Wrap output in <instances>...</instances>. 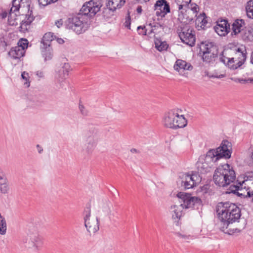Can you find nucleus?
<instances>
[{
	"instance_id": "obj_1",
	"label": "nucleus",
	"mask_w": 253,
	"mask_h": 253,
	"mask_svg": "<svg viewBox=\"0 0 253 253\" xmlns=\"http://www.w3.org/2000/svg\"><path fill=\"white\" fill-rule=\"evenodd\" d=\"M216 212L220 221V230L229 235L235 233L238 229H232L229 226L233 223L239 221L241 216V209L234 203L220 202L217 206Z\"/></svg>"
},
{
	"instance_id": "obj_2",
	"label": "nucleus",
	"mask_w": 253,
	"mask_h": 253,
	"mask_svg": "<svg viewBox=\"0 0 253 253\" xmlns=\"http://www.w3.org/2000/svg\"><path fill=\"white\" fill-rule=\"evenodd\" d=\"M176 196L181 200L180 202H183V203L179 206L175 205L171 206L170 212L175 225H178L179 220L181 217L183 208L199 210L202 205V202L200 198L192 196L190 194L182 192H178Z\"/></svg>"
},
{
	"instance_id": "obj_3",
	"label": "nucleus",
	"mask_w": 253,
	"mask_h": 253,
	"mask_svg": "<svg viewBox=\"0 0 253 253\" xmlns=\"http://www.w3.org/2000/svg\"><path fill=\"white\" fill-rule=\"evenodd\" d=\"M31 0H12V7L10 13L14 12L21 9L22 12H27L25 19L20 23V28L22 31H27L28 27L34 20L33 15V7H31Z\"/></svg>"
},
{
	"instance_id": "obj_4",
	"label": "nucleus",
	"mask_w": 253,
	"mask_h": 253,
	"mask_svg": "<svg viewBox=\"0 0 253 253\" xmlns=\"http://www.w3.org/2000/svg\"><path fill=\"white\" fill-rule=\"evenodd\" d=\"M231 143L227 140H223L218 148L210 149L207 152L205 161L214 163L222 158L228 159L231 158Z\"/></svg>"
},
{
	"instance_id": "obj_5",
	"label": "nucleus",
	"mask_w": 253,
	"mask_h": 253,
	"mask_svg": "<svg viewBox=\"0 0 253 253\" xmlns=\"http://www.w3.org/2000/svg\"><path fill=\"white\" fill-rule=\"evenodd\" d=\"M43 238L40 234L37 228L30 227L27 236L22 239L21 243L25 248L38 252L43 247Z\"/></svg>"
},
{
	"instance_id": "obj_6",
	"label": "nucleus",
	"mask_w": 253,
	"mask_h": 253,
	"mask_svg": "<svg viewBox=\"0 0 253 253\" xmlns=\"http://www.w3.org/2000/svg\"><path fill=\"white\" fill-rule=\"evenodd\" d=\"M247 58L246 47H238L235 49V56L226 57L222 54L219 61L231 70H235L240 68L245 62Z\"/></svg>"
},
{
	"instance_id": "obj_7",
	"label": "nucleus",
	"mask_w": 253,
	"mask_h": 253,
	"mask_svg": "<svg viewBox=\"0 0 253 253\" xmlns=\"http://www.w3.org/2000/svg\"><path fill=\"white\" fill-rule=\"evenodd\" d=\"M83 16L80 12L78 16L69 18L67 28L72 30L78 35L84 33L89 27L90 23L87 19H84Z\"/></svg>"
},
{
	"instance_id": "obj_8",
	"label": "nucleus",
	"mask_w": 253,
	"mask_h": 253,
	"mask_svg": "<svg viewBox=\"0 0 253 253\" xmlns=\"http://www.w3.org/2000/svg\"><path fill=\"white\" fill-rule=\"evenodd\" d=\"M177 32L182 42L190 46L195 45L196 42L195 31L191 28L189 25L181 24L178 26Z\"/></svg>"
},
{
	"instance_id": "obj_9",
	"label": "nucleus",
	"mask_w": 253,
	"mask_h": 253,
	"mask_svg": "<svg viewBox=\"0 0 253 253\" xmlns=\"http://www.w3.org/2000/svg\"><path fill=\"white\" fill-rule=\"evenodd\" d=\"M102 6L101 0H90L84 4L80 12L84 16L90 18L94 17L98 12H100Z\"/></svg>"
},
{
	"instance_id": "obj_10",
	"label": "nucleus",
	"mask_w": 253,
	"mask_h": 253,
	"mask_svg": "<svg viewBox=\"0 0 253 253\" xmlns=\"http://www.w3.org/2000/svg\"><path fill=\"white\" fill-rule=\"evenodd\" d=\"M84 225L87 231L89 233H95L99 229V221L98 217L96 218V223L92 225L89 222L90 217L91 216V209L90 206L86 207L84 211Z\"/></svg>"
},
{
	"instance_id": "obj_11",
	"label": "nucleus",
	"mask_w": 253,
	"mask_h": 253,
	"mask_svg": "<svg viewBox=\"0 0 253 253\" xmlns=\"http://www.w3.org/2000/svg\"><path fill=\"white\" fill-rule=\"evenodd\" d=\"M154 9L156 15L161 17H164L170 11L169 3L166 0H157L154 5Z\"/></svg>"
},
{
	"instance_id": "obj_12",
	"label": "nucleus",
	"mask_w": 253,
	"mask_h": 253,
	"mask_svg": "<svg viewBox=\"0 0 253 253\" xmlns=\"http://www.w3.org/2000/svg\"><path fill=\"white\" fill-rule=\"evenodd\" d=\"M223 177L225 180L224 183L226 186L234 182L236 179V174L232 167L227 163L223 164Z\"/></svg>"
},
{
	"instance_id": "obj_13",
	"label": "nucleus",
	"mask_w": 253,
	"mask_h": 253,
	"mask_svg": "<svg viewBox=\"0 0 253 253\" xmlns=\"http://www.w3.org/2000/svg\"><path fill=\"white\" fill-rule=\"evenodd\" d=\"M230 24L226 19H221L214 27L215 32L220 36H225L230 32Z\"/></svg>"
},
{
	"instance_id": "obj_14",
	"label": "nucleus",
	"mask_w": 253,
	"mask_h": 253,
	"mask_svg": "<svg viewBox=\"0 0 253 253\" xmlns=\"http://www.w3.org/2000/svg\"><path fill=\"white\" fill-rule=\"evenodd\" d=\"M173 112L175 114V117L173 119V124L175 126V129L178 128H182L187 125V120L183 115L180 114L182 110L179 109H173Z\"/></svg>"
},
{
	"instance_id": "obj_15",
	"label": "nucleus",
	"mask_w": 253,
	"mask_h": 253,
	"mask_svg": "<svg viewBox=\"0 0 253 253\" xmlns=\"http://www.w3.org/2000/svg\"><path fill=\"white\" fill-rule=\"evenodd\" d=\"M126 3L125 0H106V7H104L103 10V13L104 15L105 10L108 9L112 12L116 11L117 9H120L123 5Z\"/></svg>"
},
{
	"instance_id": "obj_16",
	"label": "nucleus",
	"mask_w": 253,
	"mask_h": 253,
	"mask_svg": "<svg viewBox=\"0 0 253 253\" xmlns=\"http://www.w3.org/2000/svg\"><path fill=\"white\" fill-rule=\"evenodd\" d=\"M223 164L220 165L214 171L213 176V180L216 185L219 187H226V184L224 183L225 181L223 177Z\"/></svg>"
},
{
	"instance_id": "obj_17",
	"label": "nucleus",
	"mask_w": 253,
	"mask_h": 253,
	"mask_svg": "<svg viewBox=\"0 0 253 253\" xmlns=\"http://www.w3.org/2000/svg\"><path fill=\"white\" fill-rule=\"evenodd\" d=\"M92 132L94 133L92 136H89L87 139V144L85 149H83V151L88 154L92 153L94 148H95L97 140L96 139L97 137V133L98 132L97 129L94 128L92 130Z\"/></svg>"
},
{
	"instance_id": "obj_18",
	"label": "nucleus",
	"mask_w": 253,
	"mask_h": 253,
	"mask_svg": "<svg viewBox=\"0 0 253 253\" xmlns=\"http://www.w3.org/2000/svg\"><path fill=\"white\" fill-rule=\"evenodd\" d=\"M200 52L202 55L211 54L212 53L217 52V49L213 42L205 41L201 42Z\"/></svg>"
},
{
	"instance_id": "obj_19",
	"label": "nucleus",
	"mask_w": 253,
	"mask_h": 253,
	"mask_svg": "<svg viewBox=\"0 0 253 253\" xmlns=\"http://www.w3.org/2000/svg\"><path fill=\"white\" fill-rule=\"evenodd\" d=\"M196 16L193 14L192 15L190 14L187 13V9L184 8L179 11L178 16V20L180 22L181 24L184 25H189L192 21H193L194 18Z\"/></svg>"
},
{
	"instance_id": "obj_20",
	"label": "nucleus",
	"mask_w": 253,
	"mask_h": 253,
	"mask_svg": "<svg viewBox=\"0 0 253 253\" xmlns=\"http://www.w3.org/2000/svg\"><path fill=\"white\" fill-rule=\"evenodd\" d=\"M175 115V114L173 112V109L165 114L163 123L166 127L175 129V126L173 124V119H174Z\"/></svg>"
},
{
	"instance_id": "obj_21",
	"label": "nucleus",
	"mask_w": 253,
	"mask_h": 253,
	"mask_svg": "<svg viewBox=\"0 0 253 253\" xmlns=\"http://www.w3.org/2000/svg\"><path fill=\"white\" fill-rule=\"evenodd\" d=\"M9 190L8 179L4 171L0 169V192L2 194H7Z\"/></svg>"
},
{
	"instance_id": "obj_22",
	"label": "nucleus",
	"mask_w": 253,
	"mask_h": 253,
	"mask_svg": "<svg viewBox=\"0 0 253 253\" xmlns=\"http://www.w3.org/2000/svg\"><path fill=\"white\" fill-rule=\"evenodd\" d=\"M194 175L185 174L184 177L181 180V186L185 189H189L193 188L195 185L194 180Z\"/></svg>"
},
{
	"instance_id": "obj_23",
	"label": "nucleus",
	"mask_w": 253,
	"mask_h": 253,
	"mask_svg": "<svg viewBox=\"0 0 253 253\" xmlns=\"http://www.w3.org/2000/svg\"><path fill=\"white\" fill-rule=\"evenodd\" d=\"M208 17L206 16L204 12L200 13L199 15L196 17L195 19V24L197 27H200L201 29H205L206 28L208 27V23L207 20Z\"/></svg>"
},
{
	"instance_id": "obj_24",
	"label": "nucleus",
	"mask_w": 253,
	"mask_h": 253,
	"mask_svg": "<svg viewBox=\"0 0 253 253\" xmlns=\"http://www.w3.org/2000/svg\"><path fill=\"white\" fill-rule=\"evenodd\" d=\"M193 67L189 63H187L186 61L181 60L177 59L174 65V70L180 72V70H191Z\"/></svg>"
},
{
	"instance_id": "obj_25",
	"label": "nucleus",
	"mask_w": 253,
	"mask_h": 253,
	"mask_svg": "<svg viewBox=\"0 0 253 253\" xmlns=\"http://www.w3.org/2000/svg\"><path fill=\"white\" fill-rule=\"evenodd\" d=\"M25 52L22 49L21 50L19 47L15 46L10 49L8 55L12 59H19L24 55Z\"/></svg>"
},
{
	"instance_id": "obj_26",
	"label": "nucleus",
	"mask_w": 253,
	"mask_h": 253,
	"mask_svg": "<svg viewBox=\"0 0 253 253\" xmlns=\"http://www.w3.org/2000/svg\"><path fill=\"white\" fill-rule=\"evenodd\" d=\"M239 188L240 186H232L231 187V192L242 198H252V200L253 202V191L249 190L247 191V195H246L245 193H241L239 192V190H242V189H240Z\"/></svg>"
},
{
	"instance_id": "obj_27",
	"label": "nucleus",
	"mask_w": 253,
	"mask_h": 253,
	"mask_svg": "<svg viewBox=\"0 0 253 253\" xmlns=\"http://www.w3.org/2000/svg\"><path fill=\"white\" fill-rule=\"evenodd\" d=\"M206 161L204 163H201L199 161L197 162L196 167L198 172L201 173H206L210 172L212 165H210Z\"/></svg>"
},
{
	"instance_id": "obj_28",
	"label": "nucleus",
	"mask_w": 253,
	"mask_h": 253,
	"mask_svg": "<svg viewBox=\"0 0 253 253\" xmlns=\"http://www.w3.org/2000/svg\"><path fill=\"white\" fill-rule=\"evenodd\" d=\"M245 24V22L242 19H237L232 24V36H236L238 33L241 32V28L243 26V25Z\"/></svg>"
},
{
	"instance_id": "obj_29",
	"label": "nucleus",
	"mask_w": 253,
	"mask_h": 253,
	"mask_svg": "<svg viewBox=\"0 0 253 253\" xmlns=\"http://www.w3.org/2000/svg\"><path fill=\"white\" fill-rule=\"evenodd\" d=\"M53 33L51 32H48L45 33L44 36H43V38L42 39V40L41 41V47H43L44 46H50L51 42L53 40Z\"/></svg>"
},
{
	"instance_id": "obj_30",
	"label": "nucleus",
	"mask_w": 253,
	"mask_h": 253,
	"mask_svg": "<svg viewBox=\"0 0 253 253\" xmlns=\"http://www.w3.org/2000/svg\"><path fill=\"white\" fill-rule=\"evenodd\" d=\"M42 49V53L43 57L44 58V60H49L51 59L52 57V49L50 46H44L43 47H41Z\"/></svg>"
},
{
	"instance_id": "obj_31",
	"label": "nucleus",
	"mask_w": 253,
	"mask_h": 253,
	"mask_svg": "<svg viewBox=\"0 0 253 253\" xmlns=\"http://www.w3.org/2000/svg\"><path fill=\"white\" fill-rule=\"evenodd\" d=\"M218 52L202 55L203 61L208 63H213L218 57Z\"/></svg>"
},
{
	"instance_id": "obj_32",
	"label": "nucleus",
	"mask_w": 253,
	"mask_h": 253,
	"mask_svg": "<svg viewBox=\"0 0 253 253\" xmlns=\"http://www.w3.org/2000/svg\"><path fill=\"white\" fill-rule=\"evenodd\" d=\"M155 47L159 51H162L167 50L169 45L166 42H162L159 39H155L154 40Z\"/></svg>"
},
{
	"instance_id": "obj_33",
	"label": "nucleus",
	"mask_w": 253,
	"mask_h": 253,
	"mask_svg": "<svg viewBox=\"0 0 253 253\" xmlns=\"http://www.w3.org/2000/svg\"><path fill=\"white\" fill-rule=\"evenodd\" d=\"M186 9H187L188 14L190 15L191 14L192 15L194 14L196 17L197 16V14L199 10V7L197 4H196L195 3H190L189 4V6H187Z\"/></svg>"
},
{
	"instance_id": "obj_34",
	"label": "nucleus",
	"mask_w": 253,
	"mask_h": 253,
	"mask_svg": "<svg viewBox=\"0 0 253 253\" xmlns=\"http://www.w3.org/2000/svg\"><path fill=\"white\" fill-rule=\"evenodd\" d=\"M191 0H175V2L178 6V10L180 11L186 8L190 3Z\"/></svg>"
},
{
	"instance_id": "obj_35",
	"label": "nucleus",
	"mask_w": 253,
	"mask_h": 253,
	"mask_svg": "<svg viewBox=\"0 0 253 253\" xmlns=\"http://www.w3.org/2000/svg\"><path fill=\"white\" fill-rule=\"evenodd\" d=\"M246 11L247 16L249 18L253 19V0H249L246 6Z\"/></svg>"
},
{
	"instance_id": "obj_36",
	"label": "nucleus",
	"mask_w": 253,
	"mask_h": 253,
	"mask_svg": "<svg viewBox=\"0 0 253 253\" xmlns=\"http://www.w3.org/2000/svg\"><path fill=\"white\" fill-rule=\"evenodd\" d=\"M7 229L6 222L5 218L0 213V234L4 235Z\"/></svg>"
},
{
	"instance_id": "obj_37",
	"label": "nucleus",
	"mask_w": 253,
	"mask_h": 253,
	"mask_svg": "<svg viewBox=\"0 0 253 253\" xmlns=\"http://www.w3.org/2000/svg\"><path fill=\"white\" fill-rule=\"evenodd\" d=\"M245 181H247V179L246 180H243V181L242 182H238V185H236V186H240V189H242V191L241 190H239V192L240 193H245L246 195H247V191H249V190H250V188H248L247 189H246V190H244L243 189V183L245 182ZM232 186H235V185H231L229 188L228 189V191L226 192V193H228V194H230L231 193V187ZM232 193H233V192H232Z\"/></svg>"
},
{
	"instance_id": "obj_38",
	"label": "nucleus",
	"mask_w": 253,
	"mask_h": 253,
	"mask_svg": "<svg viewBox=\"0 0 253 253\" xmlns=\"http://www.w3.org/2000/svg\"><path fill=\"white\" fill-rule=\"evenodd\" d=\"M28 44V40L26 39L22 38L18 41L17 45L16 47H18L21 50L22 49L23 51H25L27 48Z\"/></svg>"
},
{
	"instance_id": "obj_39",
	"label": "nucleus",
	"mask_w": 253,
	"mask_h": 253,
	"mask_svg": "<svg viewBox=\"0 0 253 253\" xmlns=\"http://www.w3.org/2000/svg\"><path fill=\"white\" fill-rule=\"evenodd\" d=\"M70 69V66L69 63H64L62 67V71L63 72V76L62 79H65L68 76V73Z\"/></svg>"
},
{
	"instance_id": "obj_40",
	"label": "nucleus",
	"mask_w": 253,
	"mask_h": 253,
	"mask_svg": "<svg viewBox=\"0 0 253 253\" xmlns=\"http://www.w3.org/2000/svg\"><path fill=\"white\" fill-rule=\"evenodd\" d=\"M58 0H38L39 4L43 6H46L52 3L56 2Z\"/></svg>"
},
{
	"instance_id": "obj_41",
	"label": "nucleus",
	"mask_w": 253,
	"mask_h": 253,
	"mask_svg": "<svg viewBox=\"0 0 253 253\" xmlns=\"http://www.w3.org/2000/svg\"><path fill=\"white\" fill-rule=\"evenodd\" d=\"M137 30L138 33L141 35H147V30L146 29V27L145 26H139L137 27Z\"/></svg>"
},
{
	"instance_id": "obj_42",
	"label": "nucleus",
	"mask_w": 253,
	"mask_h": 253,
	"mask_svg": "<svg viewBox=\"0 0 253 253\" xmlns=\"http://www.w3.org/2000/svg\"><path fill=\"white\" fill-rule=\"evenodd\" d=\"M7 46V43L5 41L4 38H2L0 39V48L3 51L6 50V48Z\"/></svg>"
},
{
	"instance_id": "obj_43",
	"label": "nucleus",
	"mask_w": 253,
	"mask_h": 253,
	"mask_svg": "<svg viewBox=\"0 0 253 253\" xmlns=\"http://www.w3.org/2000/svg\"><path fill=\"white\" fill-rule=\"evenodd\" d=\"M79 108L81 112V113L83 115L86 116L88 115L87 110L85 108L83 104H82L81 103H79Z\"/></svg>"
},
{
	"instance_id": "obj_44",
	"label": "nucleus",
	"mask_w": 253,
	"mask_h": 253,
	"mask_svg": "<svg viewBox=\"0 0 253 253\" xmlns=\"http://www.w3.org/2000/svg\"><path fill=\"white\" fill-rule=\"evenodd\" d=\"M130 14H129V12H128L127 13V16L126 17V22H125V24H126V27L130 29V24H131V22H130Z\"/></svg>"
},
{
	"instance_id": "obj_45",
	"label": "nucleus",
	"mask_w": 253,
	"mask_h": 253,
	"mask_svg": "<svg viewBox=\"0 0 253 253\" xmlns=\"http://www.w3.org/2000/svg\"><path fill=\"white\" fill-rule=\"evenodd\" d=\"M103 211L105 212V215H110L111 210L108 204H106L103 209Z\"/></svg>"
},
{
	"instance_id": "obj_46",
	"label": "nucleus",
	"mask_w": 253,
	"mask_h": 253,
	"mask_svg": "<svg viewBox=\"0 0 253 253\" xmlns=\"http://www.w3.org/2000/svg\"><path fill=\"white\" fill-rule=\"evenodd\" d=\"M253 82V78H249L247 79L240 78V83L246 84L248 83H252Z\"/></svg>"
},
{
	"instance_id": "obj_47",
	"label": "nucleus",
	"mask_w": 253,
	"mask_h": 253,
	"mask_svg": "<svg viewBox=\"0 0 253 253\" xmlns=\"http://www.w3.org/2000/svg\"><path fill=\"white\" fill-rule=\"evenodd\" d=\"M190 175H194V178H193L194 180H195L194 184L195 185H197V183L200 182L201 181V178L200 177V176L197 173H193L192 174H191Z\"/></svg>"
},
{
	"instance_id": "obj_48",
	"label": "nucleus",
	"mask_w": 253,
	"mask_h": 253,
	"mask_svg": "<svg viewBox=\"0 0 253 253\" xmlns=\"http://www.w3.org/2000/svg\"><path fill=\"white\" fill-rule=\"evenodd\" d=\"M63 24V22L62 19H60L58 20H57L55 22V25L58 28H60Z\"/></svg>"
},
{
	"instance_id": "obj_49",
	"label": "nucleus",
	"mask_w": 253,
	"mask_h": 253,
	"mask_svg": "<svg viewBox=\"0 0 253 253\" xmlns=\"http://www.w3.org/2000/svg\"><path fill=\"white\" fill-rule=\"evenodd\" d=\"M21 77L23 79L25 80V81H27L28 74L26 73L25 72H24L23 73H22Z\"/></svg>"
},
{
	"instance_id": "obj_50",
	"label": "nucleus",
	"mask_w": 253,
	"mask_h": 253,
	"mask_svg": "<svg viewBox=\"0 0 253 253\" xmlns=\"http://www.w3.org/2000/svg\"><path fill=\"white\" fill-rule=\"evenodd\" d=\"M36 147L38 149V152L40 154H41L43 152V149L42 147V146H41L39 144H37Z\"/></svg>"
},
{
	"instance_id": "obj_51",
	"label": "nucleus",
	"mask_w": 253,
	"mask_h": 253,
	"mask_svg": "<svg viewBox=\"0 0 253 253\" xmlns=\"http://www.w3.org/2000/svg\"><path fill=\"white\" fill-rule=\"evenodd\" d=\"M142 9L141 6H138L136 8V11L138 13H141L142 12Z\"/></svg>"
},
{
	"instance_id": "obj_52",
	"label": "nucleus",
	"mask_w": 253,
	"mask_h": 253,
	"mask_svg": "<svg viewBox=\"0 0 253 253\" xmlns=\"http://www.w3.org/2000/svg\"><path fill=\"white\" fill-rule=\"evenodd\" d=\"M231 80L236 83H240V78H231Z\"/></svg>"
},
{
	"instance_id": "obj_53",
	"label": "nucleus",
	"mask_w": 253,
	"mask_h": 253,
	"mask_svg": "<svg viewBox=\"0 0 253 253\" xmlns=\"http://www.w3.org/2000/svg\"><path fill=\"white\" fill-rule=\"evenodd\" d=\"M57 42L59 44H63L64 42V41L62 39H61V38H58L57 39Z\"/></svg>"
},
{
	"instance_id": "obj_54",
	"label": "nucleus",
	"mask_w": 253,
	"mask_h": 253,
	"mask_svg": "<svg viewBox=\"0 0 253 253\" xmlns=\"http://www.w3.org/2000/svg\"><path fill=\"white\" fill-rule=\"evenodd\" d=\"M37 75L40 77H43V73L42 72L38 71L37 72Z\"/></svg>"
},
{
	"instance_id": "obj_55",
	"label": "nucleus",
	"mask_w": 253,
	"mask_h": 253,
	"mask_svg": "<svg viewBox=\"0 0 253 253\" xmlns=\"http://www.w3.org/2000/svg\"><path fill=\"white\" fill-rule=\"evenodd\" d=\"M130 152L132 153H138V151L135 148H132L130 150Z\"/></svg>"
},
{
	"instance_id": "obj_56",
	"label": "nucleus",
	"mask_w": 253,
	"mask_h": 253,
	"mask_svg": "<svg viewBox=\"0 0 253 253\" xmlns=\"http://www.w3.org/2000/svg\"><path fill=\"white\" fill-rule=\"evenodd\" d=\"M246 34H247V33H246ZM247 34H248V35L246 36L245 39H250L249 35L251 34L250 31H248V33H247Z\"/></svg>"
},
{
	"instance_id": "obj_57",
	"label": "nucleus",
	"mask_w": 253,
	"mask_h": 253,
	"mask_svg": "<svg viewBox=\"0 0 253 253\" xmlns=\"http://www.w3.org/2000/svg\"><path fill=\"white\" fill-rule=\"evenodd\" d=\"M251 62L253 64V51L252 52L251 54Z\"/></svg>"
},
{
	"instance_id": "obj_58",
	"label": "nucleus",
	"mask_w": 253,
	"mask_h": 253,
	"mask_svg": "<svg viewBox=\"0 0 253 253\" xmlns=\"http://www.w3.org/2000/svg\"><path fill=\"white\" fill-rule=\"evenodd\" d=\"M6 15H7V13L6 12H3V13H2V15H1L2 18L6 17Z\"/></svg>"
},
{
	"instance_id": "obj_59",
	"label": "nucleus",
	"mask_w": 253,
	"mask_h": 253,
	"mask_svg": "<svg viewBox=\"0 0 253 253\" xmlns=\"http://www.w3.org/2000/svg\"><path fill=\"white\" fill-rule=\"evenodd\" d=\"M223 77H224L223 75H220L219 76H214V77L212 76V77L217 78H223Z\"/></svg>"
},
{
	"instance_id": "obj_60",
	"label": "nucleus",
	"mask_w": 253,
	"mask_h": 253,
	"mask_svg": "<svg viewBox=\"0 0 253 253\" xmlns=\"http://www.w3.org/2000/svg\"><path fill=\"white\" fill-rule=\"evenodd\" d=\"M178 234L179 235V237H182V238H185V236L184 235H182L181 234H179V233H178Z\"/></svg>"
},
{
	"instance_id": "obj_61",
	"label": "nucleus",
	"mask_w": 253,
	"mask_h": 253,
	"mask_svg": "<svg viewBox=\"0 0 253 253\" xmlns=\"http://www.w3.org/2000/svg\"><path fill=\"white\" fill-rule=\"evenodd\" d=\"M30 85V83H29L28 84H27V86H29Z\"/></svg>"
}]
</instances>
